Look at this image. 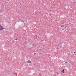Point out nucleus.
Wrapping results in <instances>:
<instances>
[{
    "label": "nucleus",
    "mask_w": 76,
    "mask_h": 76,
    "mask_svg": "<svg viewBox=\"0 0 76 76\" xmlns=\"http://www.w3.org/2000/svg\"><path fill=\"white\" fill-rule=\"evenodd\" d=\"M61 27H62V28H63V27H64V26H61Z\"/></svg>",
    "instance_id": "obj_5"
},
{
    "label": "nucleus",
    "mask_w": 76,
    "mask_h": 76,
    "mask_svg": "<svg viewBox=\"0 0 76 76\" xmlns=\"http://www.w3.org/2000/svg\"><path fill=\"white\" fill-rule=\"evenodd\" d=\"M65 63H67V62H65Z\"/></svg>",
    "instance_id": "obj_13"
},
{
    "label": "nucleus",
    "mask_w": 76,
    "mask_h": 76,
    "mask_svg": "<svg viewBox=\"0 0 76 76\" xmlns=\"http://www.w3.org/2000/svg\"><path fill=\"white\" fill-rule=\"evenodd\" d=\"M64 69H63L62 71L61 72V73H64Z\"/></svg>",
    "instance_id": "obj_3"
},
{
    "label": "nucleus",
    "mask_w": 76,
    "mask_h": 76,
    "mask_svg": "<svg viewBox=\"0 0 76 76\" xmlns=\"http://www.w3.org/2000/svg\"><path fill=\"white\" fill-rule=\"evenodd\" d=\"M13 75H15V73H13Z\"/></svg>",
    "instance_id": "obj_9"
},
{
    "label": "nucleus",
    "mask_w": 76,
    "mask_h": 76,
    "mask_svg": "<svg viewBox=\"0 0 76 76\" xmlns=\"http://www.w3.org/2000/svg\"><path fill=\"white\" fill-rule=\"evenodd\" d=\"M26 22H27V20H26Z\"/></svg>",
    "instance_id": "obj_11"
},
{
    "label": "nucleus",
    "mask_w": 76,
    "mask_h": 76,
    "mask_svg": "<svg viewBox=\"0 0 76 76\" xmlns=\"http://www.w3.org/2000/svg\"><path fill=\"white\" fill-rule=\"evenodd\" d=\"M21 22H24V21L23 20H21Z\"/></svg>",
    "instance_id": "obj_4"
},
{
    "label": "nucleus",
    "mask_w": 76,
    "mask_h": 76,
    "mask_svg": "<svg viewBox=\"0 0 76 76\" xmlns=\"http://www.w3.org/2000/svg\"><path fill=\"white\" fill-rule=\"evenodd\" d=\"M41 41L42 42V41H43V40H41Z\"/></svg>",
    "instance_id": "obj_12"
},
{
    "label": "nucleus",
    "mask_w": 76,
    "mask_h": 76,
    "mask_svg": "<svg viewBox=\"0 0 76 76\" xmlns=\"http://www.w3.org/2000/svg\"><path fill=\"white\" fill-rule=\"evenodd\" d=\"M75 55H76V54H75Z\"/></svg>",
    "instance_id": "obj_15"
},
{
    "label": "nucleus",
    "mask_w": 76,
    "mask_h": 76,
    "mask_svg": "<svg viewBox=\"0 0 76 76\" xmlns=\"http://www.w3.org/2000/svg\"><path fill=\"white\" fill-rule=\"evenodd\" d=\"M34 54L35 55V54H36V53H34Z\"/></svg>",
    "instance_id": "obj_8"
},
{
    "label": "nucleus",
    "mask_w": 76,
    "mask_h": 76,
    "mask_svg": "<svg viewBox=\"0 0 76 76\" xmlns=\"http://www.w3.org/2000/svg\"><path fill=\"white\" fill-rule=\"evenodd\" d=\"M74 53H75V52H74Z\"/></svg>",
    "instance_id": "obj_10"
},
{
    "label": "nucleus",
    "mask_w": 76,
    "mask_h": 76,
    "mask_svg": "<svg viewBox=\"0 0 76 76\" xmlns=\"http://www.w3.org/2000/svg\"><path fill=\"white\" fill-rule=\"evenodd\" d=\"M3 29H4V28L2 26L0 25V31H2Z\"/></svg>",
    "instance_id": "obj_1"
},
{
    "label": "nucleus",
    "mask_w": 76,
    "mask_h": 76,
    "mask_svg": "<svg viewBox=\"0 0 76 76\" xmlns=\"http://www.w3.org/2000/svg\"><path fill=\"white\" fill-rule=\"evenodd\" d=\"M15 40H16V41H17L18 40V39H16Z\"/></svg>",
    "instance_id": "obj_7"
},
{
    "label": "nucleus",
    "mask_w": 76,
    "mask_h": 76,
    "mask_svg": "<svg viewBox=\"0 0 76 76\" xmlns=\"http://www.w3.org/2000/svg\"><path fill=\"white\" fill-rule=\"evenodd\" d=\"M13 53H14V52H13Z\"/></svg>",
    "instance_id": "obj_14"
},
{
    "label": "nucleus",
    "mask_w": 76,
    "mask_h": 76,
    "mask_svg": "<svg viewBox=\"0 0 76 76\" xmlns=\"http://www.w3.org/2000/svg\"><path fill=\"white\" fill-rule=\"evenodd\" d=\"M65 28L64 27H63V29H62V30H63Z\"/></svg>",
    "instance_id": "obj_6"
},
{
    "label": "nucleus",
    "mask_w": 76,
    "mask_h": 76,
    "mask_svg": "<svg viewBox=\"0 0 76 76\" xmlns=\"http://www.w3.org/2000/svg\"><path fill=\"white\" fill-rule=\"evenodd\" d=\"M31 63V61H29V60H28V62H27V63Z\"/></svg>",
    "instance_id": "obj_2"
}]
</instances>
